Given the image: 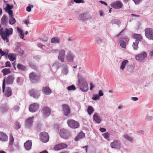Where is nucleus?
I'll use <instances>...</instances> for the list:
<instances>
[{
  "instance_id": "43",
  "label": "nucleus",
  "mask_w": 153,
  "mask_h": 153,
  "mask_svg": "<svg viewBox=\"0 0 153 153\" xmlns=\"http://www.w3.org/2000/svg\"><path fill=\"white\" fill-rule=\"evenodd\" d=\"M7 18L5 15H4L1 19V22L2 25H5L6 24V21Z\"/></svg>"
},
{
  "instance_id": "29",
  "label": "nucleus",
  "mask_w": 153,
  "mask_h": 153,
  "mask_svg": "<svg viewBox=\"0 0 153 153\" xmlns=\"http://www.w3.org/2000/svg\"><path fill=\"white\" fill-rule=\"evenodd\" d=\"M63 68L62 71V73L63 75H66L68 72V66L67 65L63 64L62 65Z\"/></svg>"
},
{
  "instance_id": "55",
  "label": "nucleus",
  "mask_w": 153,
  "mask_h": 153,
  "mask_svg": "<svg viewBox=\"0 0 153 153\" xmlns=\"http://www.w3.org/2000/svg\"><path fill=\"white\" fill-rule=\"evenodd\" d=\"M73 1L77 3H83L84 2L83 0H73Z\"/></svg>"
},
{
  "instance_id": "19",
  "label": "nucleus",
  "mask_w": 153,
  "mask_h": 153,
  "mask_svg": "<svg viewBox=\"0 0 153 153\" xmlns=\"http://www.w3.org/2000/svg\"><path fill=\"white\" fill-rule=\"evenodd\" d=\"M14 79V76L11 75H9L6 79L5 78L4 80H5V83H6L7 84H11L13 83Z\"/></svg>"
},
{
  "instance_id": "34",
  "label": "nucleus",
  "mask_w": 153,
  "mask_h": 153,
  "mask_svg": "<svg viewBox=\"0 0 153 153\" xmlns=\"http://www.w3.org/2000/svg\"><path fill=\"white\" fill-rule=\"evenodd\" d=\"M18 69L21 71H25L26 70V67L24 65L21 64H18L17 66Z\"/></svg>"
},
{
  "instance_id": "5",
  "label": "nucleus",
  "mask_w": 153,
  "mask_h": 153,
  "mask_svg": "<svg viewBox=\"0 0 153 153\" xmlns=\"http://www.w3.org/2000/svg\"><path fill=\"white\" fill-rule=\"evenodd\" d=\"M40 139L41 141L43 143H46L49 140V137L48 133L43 132L40 133Z\"/></svg>"
},
{
  "instance_id": "17",
  "label": "nucleus",
  "mask_w": 153,
  "mask_h": 153,
  "mask_svg": "<svg viewBox=\"0 0 153 153\" xmlns=\"http://www.w3.org/2000/svg\"><path fill=\"white\" fill-rule=\"evenodd\" d=\"M123 6L122 3L120 1H115L111 4V6L115 9H119L121 8Z\"/></svg>"
},
{
  "instance_id": "46",
  "label": "nucleus",
  "mask_w": 153,
  "mask_h": 153,
  "mask_svg": "<svg viewBox=\"0 0 153 153\" xmlns=\"http://www.w3.org/2000/svg\"><path fill=\"white\" fill-rule=\"evenodd\" d=\"M110 135V134L108 132H106L102 134V135L106 139L109 138Z\"/></svg>"
},
{
  "instance_id": "58",
  "label": "nucleus",
  "mask_w": 153,
  "mask_h": 153,
  "mask_svg": "<svg viewBox=\"0 0 153 153\" xmlns=\"http://www.w3.org/2000/svg\"><path fill=\"white\" fill-rule=\"evenodd\" d=\"M104 95L103 93L102 92V90H99V91L98 94L99 97L103 96Z\"/></svg>"
},
{
  "instance_id": "44",
  "label": "nucleus",
  "mask_w": 153,
  "mask_h": 153,
  "mask_svg": "<svg viewBox=\"0 0 153 153\" xmlns=\"http://www.w3.org/2000/svg\"><path fill=\"white\" fill-rule=\"evenodd\" d=\"M2 72L3 73L4 75H6L10 73V69H4L2 70Z\"/></svg>"
},
{
  "instance_id": "63",
  "label": "nucleus",
  "mask_w": 153,
  "mask_h": 153,
  "mask_svg": "<svg viewBox=\"0 0 153 153\" xmlns=\"http://www.w3.org/2000/svg\"><path fill=\"white\" fill-rule=\"evenodd\" d=\"M90 90H92L93 89V88L94 87V86L92 82H91L90 83Z\"/></svg>"
},
{
  "instance_id": "56",
  "label": "nucleus",
  "mask_w": 153,
  "mask_h": 153,
  "mask_svg": "<svg viewBox=\"0 0 153 153\" xmlns=\"http://www.w3.org/2000/svg\"><path fill=\"white\" fill-rule=\"evenodd\" d=\"M136 4H138L142 0H132Z\"/></svg>"
},
{
  "instance_id": "35",
  "label": "nucleus",
  "mask_w": 153,
  "mask_h": 153,
  "mask_svg": "<svg viewBox=\"0 0 153 153\" xmlns=\"http://www.w3.org/2000/svg\"><path fill=\"white\" fill-rule=\"evenodd\" d=\"M138 41L137 40H135V42H134L133 43L132 47L134 50H137L138 48Z\"/></svg>"
},
{
  "instance_id": "50",
  "label": "nucleus",
  "mask_w": 153,
  "mask_h": 153,
  "mask_svg": "<svg viewBox=\"0 0 153 153\" xmlns=\"http://www.w3.org/2000/svg\"><path fill=\"white\" fill-rule=\"evenodd\" d=\"M59 62H56L54 63L53 66L52 67L53 68H56V70H57L59 68Z\"/></svg>"
},
{
  "instance_id": "33",
  "label": "nucleus",
  "mask_w": 153,
  "mask_h": 153,
  "mask_svg": "<svg viewBox=\"0 0 153 153\" xmlns=\"http://www.w3.org/2000/svg\"><path fill=\"white\" fill-rule=\"evenodd\" d=\"M128 61L127 60H124L121 63V65L120 66V69L121 70H123L124 69L125 66L126 64L128 63Z\"/></svg>"
},
{
  "instance_id": "27",
  "label": "nucleus",
  "mask_w": 153,
  "mask_h": 153,
  "mask_svg": "<svg viewBox=\"0 0 153 153\" xmlns=\"http://www.w3.org/2000/svg\"><path fill=\"white\" fill-rule=\"evenodd\" d=\"M85 136V134L82 132H81L75 138V140L76 141H78L80 140L84 137Z\"/></svg>"
},
{
  "instance_id": "10",
  "label": "nucleus",
  "mask_w": 153,
  "mask_h": 153,
  "mask_svg": "<svg viewBox=\"0 0 153 153\" xmlns=\"http://www.w3.org/2000/svg\"><path fill=\"white\" fill-rule=\"evenodd\" d=\"M60 136L65 139L68 138L71 135L70 132L67 130L62 129L60 131Z\"/></svg>"
},
{
  "instance_id": "48",
  "label": "nucleus",
  "mask_w": 153,
  "mask_h": 153,
  "mask_svg": "<svg viewBox=\"0 0 153 153\" xmlns=\"http://www.w3.org/2000/svg\"><path fill=\"white\" fill-rule=\"evenodd\" d=\"M96 41L98 44H100L102 42L101 39L99 37H96L95 38Z\"/></svg>"
},
{
  "instance_id": "51",
  "label": "nucleus",
  "mask_w": 153,
  "mask_h": 153,
  "mask_svg": "<svg viewBox=\"0 0 153 153\" xmlns=\"http://www.w3.org/2000/svg\"><path fill=\"white\" fill-rule=\"evenodd\" d=\"M22 82V80L20 77H18L17 78L16 82L18 84H21Z\"/></svg>"
},
{
  "instance_id": "32",
  "label": "nucleus",
  "mask_w": 153,
  "mask_h": 153,
  "mask_svg": "<svg viewBox=\"0 0 153 153\" xmlns=\"http://www.w3.org/2000/svg\"><path fill=\"white\" fill-rule=\"evenodd\" d=\"M134 38L136 39L135 40H137L138 42L140 41L143 38L140 34L135 33L134 34Z\"/></svg>"
},
{
  "instance_id": "8",
  "label": "nucleus",
  "mask_w": 153,
  "mask_h": 153,
  "mask_svg": "<svg viewBox=\"0 0 153 153\" xmlns=\"http://www.w3.org/2000/svg\"><path fill=\"white\" fill-rule=\"evenodd\" d=\"M147 56V54L146 52L143 51L140 54L136 55L135 56V59L136 60L139 62H142L144 60Z\"/></svg>"
},
{
  "instance_id": "60",
  "label": "nucleus",
  "mask_w": 153,
  "mask_h": 153,
  "mask_svg": "<svg viewBox=\"0 0 153 153\" xmlns=\"http://www.w3.org/2000/svg\"><path fill=\"white\" fill-rule=\"evenodd\" d=\"M37 45L40 48L42 49H44L43 47H45V45H42V44L40 43L38 44Z\"/></svg>"
},
{
  "instance_id": "15",
  "label": "nucleus",
  "mask_w": 153,
  "mask_h": 153,
  "mask_svg": "<svg viewBox=\"0 0 153 153\" xmlns=\"http://www.w3.org/2000/svg\"><path fill=\"white\" fill-rule=\"evenodd\" d=\"M29 93L31 96L35 98H38L40 96L39 91L35 89L30 91Z\"/></svg>"
},
{
  "instance_id": "37",
  "label": "nucleus",
  "mask_w": 153,
  "mask_h": 153,
  "mask_svg": "<svg viewBox=\"0 0 153 153\" xmlns=\"http://www.w3.org/2000/svg\"><path fill=\"white\" fill-rule=\"evenodd\" d=\"M123 137L125 138L127 140L130 142H133V138L129 136L128 134H125L123 135Z\"/></svg>"
},
{
  "instance_id": "2",
  "label": "nucleus",
  "mask_w": 153,
  "mask_h": 153,
  "mask_svg": "<svg viewBox=\"0 0 153 153\" xmlns=\"http://www.w3.org/2000/svg\"><path fill=\"white\" fill-rule=\"evenodd\" d=\"M78 84L80 90L82 91L86 92L88 89L87 82L85 79L80 76H78Z\"/></svg>"
},
{
  "instance_id": "12",
  "label": "nucleus",
  "mask_w": 153,
  "mask_h": 153,
  "mask_svg": "<svg viewBox=\"0 0 153 153\" xmlns=\"http://www.w3.org/2000/svg\"><path fill=\"white\" fill-rule=\"evenodd\" d=\"M5 5H3V8L5 10L6 12L8 13L9 15H11L13 14V11L11 10L13 7V6L12 4H6V7H4Z\"/></svg>"
},
{
  "instance_id": "7",
  "label": "nucleus",
  "mask_w": 153,
  "mask_h": 153,
  "mask_svg": "<svg viewBox=\"0 0 153 153\" xmlns=\"http://www.w3.org/2000/svg\"><path fill=\"white\" fill-rule=\"evenodd\" d=\"M67 123L70 128L74 129L78 128L79 126V123L77 121L72 119L68 120Z\"/></svg>"
},
{
  "instance_id": "14",
  "label": "nucleus",
  "mask_w": 153,
  "mask_h": 153,
  "mask_svg": "<svg viewBox=\"0 0 153 153\" xmlns=\"http://www.w3.org/2000/svg\"><path fill=\"white\" fill-rule=\"evenodd\" d=\"M89 16L87 13H84L81 14L79 16V20L82 22L85 21L89 19Z\"/></svg>"
},
{
  "instance_id": "57",
  "label": "nucleus",
  "mask_w": 153,
  "mask_h": 153,
  "mask_svg": "<svg viewBox=\"0 0 153 153\" xmlns=\"http://www.w3.org/2000/svg\"><path fill=\"white\" fill-rule=\"evenodd\" d=\"M33 7V6L31 5V7L30 6H28L26 8V10L28 12H30L31 10V8Z\"/></svg>"
},
{
  "instance_id": "61",
  "label": "nucleus",
  "mask_w": 153,
  "mask_h": 153,
  "mask_svg": "<svg viewBox=\"0 0 153 153\" xmlns=\"http://www.w3.org/2000/svg\"><path fill=\"white\" fill-rule=\"evenodd\" d=\"M5 52L3 51L1 49H0V55L1 56H3L5 55Z\"/></svg>"
},
{
  "instance_id": "47",
  "label": "nucleus",
  "mask_w": 153,
  "mask_h": 153,
  "mask_svg": "<svg viewBox=\"0 0 153 153\" xmlns=\"http://www.w3.org/2000/svg\"><path fill=\"white\" fill-rule=\"evenodd\" d=\"M100 97L98 94H94L92 98V99L94 100H97L99 99Z\"/></svg>"
},
{
  "instance_id": "54",
  "label": "nucleus",
  "mask_w": 153,
  "mask_h": 153,
  "mask_svg": "<svg viewBox=\"0 0 153 153\" xmlns=\"http://www.w3.org/2000/svg\"><path fill=\"white\" fill-rule=\"evenodd\" d=\"M19 107L18 105H16L14 107V110L16 112H17L19 111Z\"/></svg>"
},
{
  "instance_id": "23",
  "label": "nucleus",
  "mask_w": 153,
  "mask_h": 153,
  "mask_svg": "<svg viewBox=\"0 0 153 153\" xmlns=\"http://www.w3.org/2000/svg\"><path fill=\"white\" fill-rule=\"evenodd\" d=\"M42 91L43 94L46 95H49L52 92L51 90L47 86L43 87Z\"/></svg>"
},
{
  "instance_id": "62",
  "label": "nucleus",
  "mask_w": 153,
  "mask_h": 153,
  "mask_svg": "<svg viewBox=\"0 0 153 153\" xmlns=\"http://www.w3.org/2000/svg\"><path fill=\"white\" fill-rule=\"evenodd\" d=\"M99 130L102 132H104L106 131V129L103 128H100L99 129Z\"/></svg>"
},
{
  "instance_id": "41",
  "label": "nucleus",
  "mask_w": 153,
  "mask_h": 153,
  "mask_svg": "<svg viewBox=\"0 0 153 153\" xmlns=\"http://www.w3.org/2000/svg\"><path fill=\"white\" fill-rule=\"evenodd\" d=\"M17 32L20 34V36L21 38L23 39L24 35L23 33V31L21 30L19 27H17Z\"/></svg>"
},
{
  "instance_id": "22",
  "label": "nucleus",
  "mask_w": 153,
  "mask_h": 153,
  "mask_svg": "<svg viewBox=\"0 0 153 153\" xmlns=\"http://www.w3.org/2000/svg\"><path fill=\"white\" fill-rule=\"evenodd\" d=\"M42 112L45 116H48L51 114V111L49 108L47 107H44L42 110Z\"/></svg>"
},
{
  "instance_id": "9",
  "label": "nucleus",
  "mask_w": 153,
  "mask_h": 153,
  "mask_svg": "<svg viewBox=\"0 0 153 153\" xmlns=\"http://www.w3.org/2000/svg\"><path fill=\"white\" fill-rule=\"evenodd\" d=\"M62 108L64 115L65 116H68L71 113L70 108L69 106L66 104L62 105Z\"/></svg>"
},
{
  "instance_id": "13",
  "label": "nucleus",
  "mask_w": 153,
  "mask_h": 153,
  "mask_svg": "<svg viewBox=\"0 0 153 153\" xmlns=\"http://www.w3.org/2000/svg\"><path fill=\"white\" fill-rule=\"evenodd\" d=\"M121 143L120 141L117 140H114L110 144L111 147L112 148L120 149V148Z\"/></svg>"
},
{
  "instance_id": "4",
  "label": "nucleus",
  "mask_w": 153,
  "mask_h": 153,
  "mask_svg": "<svg viewBox=\"0 0 153 153\" xmlns=\"http://www.w3.org/2000/svg\"><path fill=\"white\" fill-rule=\"evenodd\" d=\"M146 37L150 40H153V29L151 28L147 27L145 30Z\"/></svg>"
},
{
  "instance_id": "53",
  "label": "nucleus",
  "mask_w": 153,
  "mask_h": 153,
  "mask_svg": "<svg viewBox=\"0 0 153 153\" xmlns=\"http://www.w3.org/2000/svg\"><path fill=\"white\" fill-rule=\"evenodd\" d=\"M146 119L148 121H150L152 120L153 117L151 116H148L146 117Z\"/></svg>"
},
{
  "instance_id": "26",
  "label": "nucleus",
  "mask_w": 153,
  "mask_h": 153,
  "mask_svg": "<svg viewBox=\"0 0 153 153\" xmlns=\"http://www.w3.org/2000/svg\"><path fill=\"white\" fill-rule=\"evenodd\" d=\"M93 119L95 122L98 124L100 123L101 121L100 117L96 113L94 114V115Z\"/></svg>"
},
{
  "instance_id": "6",
  "label": "nucleus",
  "mask_w": 153,
  "mask_h": 153,
  "mask_svg": "<svg viewBox=\"0 0 153 153\" xmlns=\"http://www.w3.org/2000/svg\"><path fill=\"white\" fill-rule=\"evenodd\" d=\"M29 76L30 80L33 83L37 82L40 79V76L35 73L32 72L30 73Z\"/></svg>"
},
{
  "instance_id": "39",
  "label": "nucleus",
  "mask_w": 153,
  "mask_h": 153,
  "mask_svg": "<svg viewBox=\"0 0 153 153\" xmlns=\"http://www.w3.org/2000/svg\"><path fill=\"white\" fill-rule=\"evenodd\" d=\"M111 23L112 25L115 24L117 25L119 27L120 26V25H121V22L120 21L119 19H114L111 21Z\"/></svg>"
},
{
  "instance_id": "3",
  "label": "nucleus",
  "mask_w": 153,
  "mask_h": 153,
  "mask_svg": "<svg viewBox=\"0 0 153 153\" xmlns=\"http://www.w3.org/2000/svg\"><path fill=\"white\" fill-rule=\"evenodd\" d=\"M5 80H3L2 85V91L6 97H8L11 96L12 94V91L11 88L9 87L5 88Z\"/></svg>"
},
{
  "instance_id": "20",
  "label": "nucleus",
  "mask_w": 153,
  "mask_h": 153,
  "mask_svg": "<svg viewBox=\"0 0 153 153\" xmlns=\"http://www.w3.org/2000/svg\"><path fill=\"white\" fill-rule=\"evenodd\" d=\"M39 105L36 103H33L31 105L29 108V111L32 112H34L36 111L38 108Z\"/></svg>"
},
{
  "instance_id": "42",
  "label": "nucleus",
  "mask_w": 153,
  "mask_h": 153,
  "mask_svg": "<svg viewBox=\"0 0 153 153\" xmlns=\"http://www.w3.org/2000/svg\"><path fill=\"white\" fill-rule=\"evenodd\" d=\"M1 111L3 112H5L8 110V106L6 105H2L1 107Z\"/></svg>"
},
{
  "instance_id": "21",
  "label": "nucleus",
  "mask_w": 153,
  "mask_h": 153,
  "mask_svg": "<svg viewBox=\"0 0 153 153\" xmlns=\"http://www.w3.org/2000/svg\"><path fill=\"white\" fill-rule=\"evenodd\" d=\"M67 146V145L65 143H60L55 146L54 149L55 150L58 151L65 148Z\"/></svg>"
},
{
  "instance_id": "64",
  "label": "nucleus",
  "mask_w": 153,
  "mask_h": 153,
  "mask_svg": "<svg viewBox=\"0 0 153 153\" xmlns=\"http://www.w3.org/2000/svg\"><path fill=\"white\" fill-rule=\"evenodd\" d=\"M34 58L36 60H38L39 59H40L41 58V56H34Z\"/></svg>"
},
{
  "instance_id": "45",
  "label": "nucleus",
  "mask_w": 153,
  "mask_h": 153,
  "mask_svg": "<svg viewBox=\"0 0 153 153\" xmlns=\"http://www.w3.org/2000/svg\"><path fill=\"white\" fill-rule=\"evenodd\" d=\"M67 90L69 91L75 90L76 89L75 86L74 85L69 86L67 88Z\"/></svg>"
},
{
  "instance_id": "40",
  "label": "nucleus",
  "mask_w": 153,
  "mask_h": 153,
  "mask_svg": "<svg viewBox=\"0 0 153 153\" xmlns=\"http://www.w3.org/2000/svg\"><path fill=\"white\" fill-rule=\"evenodd\" d=\"M119 43L120 46L122 48H126V42L123 40H121L119 41Z\"/></svg>"
},
{
  "instance_id": "28",
  "label": "nucleus",
  "mask_w": 153,
  "mask_h": 153,
  "mask_svg": "<svg viewBox=\"0 0 153 153\" xmlns=\"http://www.w3.org/2000/svg\"><path fill=\"white\" fill-rule=\"evenodd\" d=\"M134 67L131 65H127L126 67V71L129 73H131L133 71Z\"/></svg>"
},
{
  "instance_id": "24",
  "label": "nucleus",
  "mask_w": 153,
  "mask_h": 153,
  "mask_svg": "<svg viewBox=\"0 0 153 153\" xmlns=\"http://www.w3.org/2000/svg\"><path fill=\"white\" fill-rule=\"evenodd\" d=\"M8 140V136L6 134L2 132H0V140L5 142L7 141Z\"/></svg>"
},
{
  "instance_id": "16",
  "label": "nucleus",
  "mask_w": 153,
  "mask_h": 153,
  "mask_svg": "<svg viewBox=\"0 0 153 153\" xmlns=\"http://www.w3.org/2000/svg\"><path fill=\"white\" fill-rule=\"evenodd\" d=\"M65 53V51L63 49L59 51L58 58V60L61 62H63L64 61Z\"/></svg>"
},
{
  "instance_id": "1",
  "label": "nucleus",
  "mask_w": 153,
  "mask_h": 153,
  "mask_svg": "<svg viewBox=\"0 0 153 153\" xmlns=\"http://www.w3.org/2000/svg\"><path fill=\"white\" fill-rule=\"evenodd\" d=\"M1 25L0 24V35L3 40L6 42H8L9 41V36L13 34V29L12 28H6L5 30L3 31V28H1Z\"/></svg>"
},
{
  "instance_id": "18",
  "label": "nucleus",
  "mask_w": 153,
  "mask_h": 153,
  "mask_svg": "<svg viewBox=\"0 0 153 153\" xmlns=\"http://www.w3.org/2000/svg\"><path fill=\"white\" fill-rule=\"evenodd\" d=\"M75 56L71 51H68L66 56V58L68 61L70 62H72L74 61V58Z\"/></svg>"
},
{
  "instance_id": "49",
  "label": "nucleus",
  "mask_w": 153,
  "mask_h": 153,
  "mask_svg": "<svg viewBox=\"0 0 153 153\" xmlns=\"http://www.w3.org/2000/svg\"><path fill=\"white\" fill-rule=\"evenodd\" d=\"M21 127L20 124L18 122L15 123V128L16 129H19Z\"/></svg>"
},
{
  "instance_id": "59",
  "label": "nucleus",
  "mask_w": 153,
  "mask_h": 153,
  "mask_svg": "<svg viewBox=\"0 0 153 153\" xmlns=\"http://www.w3.org/2000/svg\"><path fill=\"white\" fill-rule=\"evenodd\" d=\"M18 52L21 54L20 56H22L24 54V51L21 49L18 50Z\"/></svg>"
},
{
  "instance_id": "36",
  "label": "nucleus",
  "mask_w": 153,
  "mask_h": 153,
  "mask_svg": "<svg viewBox=\"0 0 153 153\" xmlns=\"http://www.w3.org/2000/svg\"><path fill=\"white\" fill-rule=\"evenodd\" d=\"M87 112L88 114L91 115L92 113L94 111V110L93 107L91 106H88L87 109Z\"/></svg>"
},
{
  "instance_id": "52",
  "label": "nucleus",
  "mask_w": 153,
  "mask_h": 153,
  "mask_svg": "<svg viewBox=\"0 0 153 153\" xmlns=\"http://www.w3.org/2000/svg\"><path fill=\"white\" fill-rule=\"evenodd\" d=\"M14 139L13 136L12 137H10V141L9 142V144L10 145H12L13 143Z\"/></svg>"
},
{
  "instance_id": "38",
  "label": "nucleus",
  "mask_w": 153,
  "mask_h": 153,
  "mask_svg": "<svg viewBox=\"0 0 153 153\" xmlns=\"http://www.w3.org/2000/svg\"><path fill=\"white\" fill-rule=\"evenodd\" d=\"M60 42V39L58 37H54L51 39V42L52 43H58Z\"/></svg>"
},
{
  "instance_id": "11",
  "label": "nucleus",
  "mask_w": 153,
  "mask_h": 153,
  "mask_svg": "<svg viewBox=\"0 0 153 153\" xmlns=\"http://www.w3.org/2000/svg\"><path fill=\"white\" fill-rule=\"evenodd\" d=\"M34 117H31L27 119L25 121V126L26 128L30 129L32 127Z\"/></svg>"
},
{
  "instance_id": "30",
  "label": "nucleus",
  "mask_w": 153,
  "mask_h": 153,
  "mask_svg": "<svg viewBox=\"0 0 153 153\" xmlns=\"http://www.w3.org/2000/svg\"><path fill=\"white\" fill-rule=\"evenodd\" d=\"M16 55L13 53H10L8 55V58L11 61H13L16 59Z\"/></svg>"
},
{
  "instance_id": "25",
  "label": "nucleus",
  "mask_w": 153,
  "mask_h": 153,
  "mask_svg": "<svg viewBox=\"0 0 153 153\" xmlns=\"http://www.w3.org/2000/svg\"><path fill=\"white\" fill-rule=\"evenodd\" d=\"M31 141L29 140L27 141L24 144V147L26 150L29 151L31 148L32 146Z\"/></svg>"
},
{
  "instance_id": "31",
  "label": "nucleus",
  "mask_w": 153,
  "mask_h": 153,
  "mask_svg": "<svg viewBox=\"0 0 153 153\" xmlns=\"http://www.w3.org/2000/svg\"><path fill=\"white\" fill-rule=\"evenodd\" d=\"M9 23L10 25H13L16 22V20L13 17V14H12V15H9Z\"/></svg>"
}]
</instances>
